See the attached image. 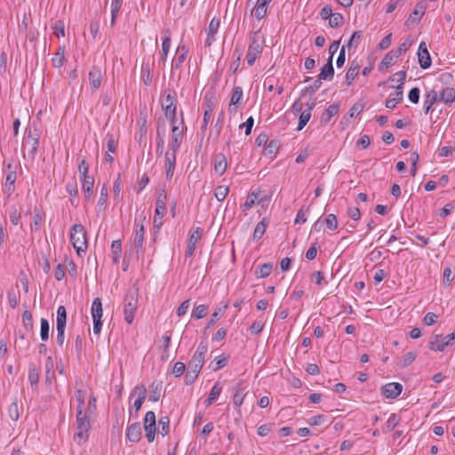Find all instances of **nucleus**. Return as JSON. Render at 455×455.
Wrapping results in <instances>:
<instances>
[{"mask_svg":"<svg viewBox=\"0 0 455 455\" xmlns=\"http://www.w3.org/2000/svg\"><path fill=\"white\" fill-rule=\"evenodd\" d=\"M139 288L135 285L127 291L124 299V320L132 324L138 308Z\"/></svg>","mask_w":455,"mask_h":455,"instance_id":"1","label":"nucleus"},{"mask_svg":"<svg viewBox=\"0 0 455 455\" xmlns=\"http://www.w3.org/2000/svg\"><path fill=\"white\" fill-rule=\"evenodd\" d=\"M70 242L78 255L87 249L86 231L83 225L75 224L70 229Z\"/></svg>","mask_w":455,"mask_h":455,"instance_id":"2","label":"nucleus"},{"mask_svg":"<svg viewBox=\"0 0 455 455\" xmlns=\"http://www.w3.org/2000/svg\"><path fill=\"white\" fill-rule=\"evenodd\" d=\"M76 427L77 433L74 439L78 443L84 442L88 437V431L91 427L87 413L84 410H76Z\"/></svg>","mask_w":455,"mask_h":455,"instance_id":"3","label":"nucleus"},{"mask_svg":"<svg viewBox=\"0 0 455 455\" xmlns=\"http://www.w3.org/2000/svg\"><path fill=\"white\" fill-rule=\"evenodd\" d=\"M455 343V331L446 336L433 335L430 338L429 348L431 350L443 351L447 346Z\"/></svg>","mask_w":455,"mask_h":455,"instance_id":"4","label":"nucleus"},{"mask_svg":"<svg viewBox=\"0 0 455 455\" xmlns=\"http://www.w3.org/2000/svg\"><path fill=\"white\" fill-rule=\"evenodd\" d=\"M40 133L36 128H29L27 133L24 147H28V157L35 159L39 146Z\"/></svg>","mask_w":455,"mask_h":455,"instance_id":"5","label":"nucleus"},{"mask_svg":"<svg viewBox=\"0 0 455 455\" xmlns=\"http://www.w3.org/2000/svg\"><path fill=\"white\" fill-rule=\"evenodd\" d=\"M166 198L167 196L164 192V190H162L159 192V195L156 198V212L154 216V228H160L163 225L162 218L164 217L165 212H166Z\"/></svg>","mask_w":455,"mask_h":455,"instance_id":"6","label":"nucleus"},{"mask_svg":"<svg viewBox=\"0 0 455 455\" xmlns=\"http://www.w3.org/2000/svg\"><path fill=\"white\" fill-rule=\"evenodd\" d=\"M403 386L397 382L387 383L382 387V395L388 399L396 398L402 392Z\"/></svg>","mask_w":455,"mask_h":455,"instance_id":"7","label":"nucleus"},{"mask_svg":"<svg viewBox=\"0 0 455 455\" xmlns=\"http://www.w3.org/2000/svg\"><path fill=\"white\" fill-rule=\"evenodd\" d=\"M202 232L201 228H196L190 235L188 242V249L185 252L186 257L193 256L196 243L202 238Z\"/></svg>","mask_w":455,"mask_h":455,"instance_id":"8","label":"nucleus"},{"mask_svg":"<svg viewBox=\"0 0 455 455\" xmlns=\"http://www.w3.org/2000/svg\"><path fill=\"white\" fill-rule=\"evenodd\" d=\"M176 154L177 151H167L164 156V163H165V172L166 179L170 180L173 176L175 165H176Z\"/></svg>","mask_w":455,"mask_h":455,"instance_id":"9","label":"nucleus"},{"mask_svg":"<svg viewBox=\"0 0 455 455\" xmlns=\"http://www.w3.org/2000/svg\"><path fill=\"white\" fill-rule=\"evenodd\" d=\"M172 132V141L169 148L172 151H178L182 142L183 131L178 125H173Z\"/></svg>","mask_w":455,"mask_h":455,"instance_id":"10","label":"nucleus"},{"mask_svg":"<svg viewBox=\"0 0 455 455\" xmlns=\"http://www.w3.org/2000/svg\"><path fill=\"white\" fill-rule=\"evenodd\" d=\"M426 11V4L423 2L418 3L412 12V13L410 14L408 20H406V24L409 25L416 24L418 23L420 19L423 17Z\"/></svg>","mask_w":455,"mask_h":455,"instance_id":"11","label":"nucleus"},{"mask_svg":"<svg viewBox=\"0 0 455 455\" xmlns=\"http://www.w3.org/2000/svg\"><path fill=\"white\" fill-rule=\"evenodd\" d=\"M144 232L145 228L143 224L140 223L137 220H135V232L133 243L134 247L137 250H142L143 248Z\"/></svg>","mask_w":455,"mask_h":455,"instance_id":"12","label":"nucleus"},{"mask_svg":"<svg viewBox=\"0 0 455 455\" xmlns=\"http://www.w3.org/2000/svg\"><path fill=\"white\" fill-rule=\"evenodd\" d=\"M141 436V427L139 422L133 423L126 429V437L133 443L140 441Z\"/></svg>","mask_w":455,"mask_h":455,"instance_id":"13","label":"nucleus"},{"mask_svg":"<svg viewBox=\"0 0 455 455\" xmlns=\"http://www.w3.org/2000/svg\"><path fill=\"white\" fill-rule=\"evenodd\" d=\"M228 163L225 155L217 154L214 156V170L217 174L221 176L227 170Z\"/></svg>","mask_w":455,"mask_h":455,"instance_id":"14","label":"nucleus"},{"mask_svg":"<svg viewBox=\"0 0 455 455\" xmlns=\"http://www.w3.org/2000/svg\"><path fill=\"white\" fill-rule=\"evenodd\" d=\"M82 188L84 192L86 199H90L93 193L94 178L91 175L81 177Z\"/></svg>","mask_w":455,"mask_h":455,"instance_id":"15","label":"nucleus"},{"mask_svg":"<svg viewBox=\"0 0 455 455\" xmlns=\"http://www.w3.org/2000/svg\"><path fill=\"white\" fill-rule=\"evenodd\" d=\"M413 43V38L411 36H408L395 51H391L386 55V57H391V54H394L395 57L405 54L407 50L412 45Z\"/></svg>","mask_w":455,"mask_h":455,"instance_id":"16","label":"nucleus"},{"mask_svg":"<svg viewBox=\"0 0 455 455\" xmlns=\"http://www.w3.org/2000/svg\"><path fill=\"white\" fill-rule=\"evenodd\" d=\"M89 81L93 90L98 89L101 84V71L99 68L93 67L89 72Z\"/></svg>","mask_w":455,"mask_h":455,"instance_id":"17","label":"nucleus"},{"mask_svg":"<svg viewBox=\"0 0 455 455\" xmlns=\"http://www.w3.org/2000/svg\"><path fill=\"white\" fill-rule=\"evenodd\" d=\"M220 27V20L217 18H213L208 27V34H207V39L205 41V44L210 46L214 40V36L218 31V28Z\"/></svg>","mask_w":455,"mask_h":455,"instance_id":"18","label":"nucleus"},{"mask_svg":"<svg viewBox=\"0 0 455 455\" xmlns=\"http://www.w3.org/2000/svg\"><path fill=\"white\" fill-rule=\"evenodd\" d=\"M332 60L328 59L327 63L322 68L319 74V80H331L333 77L334 69L332 66Z\"/></svg>","mask_w":455,"mask_h":455,"instance_id":"19","label":"nucleus"},{"mask_svg":"<svg viewBox=\"0 0 455 455\" xmlns=\"http://www.w3.org/2000/svg\"><path fill=\"white\" fill-rule=\"evenodd\" d=\"M339 106V104L330 105L321 116V123L327 124L331 119L338 114Z\"/></svg>","mask_w":455,"mask_h":455,"instance_id":"20","label":"nucleus"},{"mask_svg":"<svg viewBox=\"0 0 455 455\" xmlns=\"http://www.w3.org/2000/svg\"><path fill=\"white\" fill-rule=\"evenodd\" d=\"M440 100L437 92L434 90L430 91L427 95L424 102V112L428 114L432 106Z\"/></svg>","mask_w":455,"mask_h":455,"instance_id":"21","label":"nucleus"},{"mask_svg":"<svg viewBox=\"0 0 455 455\" xmlns=\"http://www.w3.org/2000/svg\"><path fill=\"white\" fill-rule=\"evenodd\" d=\"M363 32L362 31H355L348 42L346 44L347 48L348 49V55L354 54L355 52H351L353 48H356L362 39Z\"/></svg>","mask_w":455,"mask_h":455,"instance_id":"22","label":"nucleus"},{"mask_svg":"<svg viewBox=\"0 0 455 455\" xmlns=\"http://www.w3.org/2000/svg\"><path fill=\"white\" fill-rule=\"evenodd\" d=\"M163 383L162 381H154L150 385V395L149 400L152 402H157L161 396Z\"/></svg>","mask_w":455,"mask_h":455,"instance_id":"23","label":"nucleus"},{"mask_svg":"<svg viewBox=\"0 0 455 455\" xmlns=\"http://www.w3.org/2000/svg\"><path fill=\"white\" fill-rule=\"evenodd\" d=\"M67 310L64 306H60L57 309L56 328H66Z\"/></svg>","mask_w":455,"mask_h":455,"instance_id":"24","label":"nucleus"},{"mask_svg":"<svg viewBox=\"0 0 455 455\" xmlns=\"http://www.w3.org/2000/svg\"><path fill=\"white\" fill-rule=\"evenodd\" d=\"M92 319H101L102 317V303L100 298H95L92 304Z\"/></svg>","mask_w":455,"mask_h":455,"instance_id":"25","label":"nucleus"},{"mask_svg":"<svg viewBox=\"0 0 455 455\" xmlns=\"http://www.w3.org/2000/svg\"><path fill=\"white\" fill-rule=\"evenodd\" d=\"M439 100L445 103H452L455 101V89L447 87L443 90L439 96Z\"/></svg>","mask_w":455,"mask_h":455,"instance_id":"26","label":"nucleus"},{"mask_svg":"<svg viewBox=\"0 0 455 455\" xmlns=\"http://www.w3.org/2000/svg\"><path fill=\"white\" fill-rule=\"evenodd\" d=\"M204 363V357L198 356L196 355H194L192 356V359L188 363V369H192L194 371H201L203 365Z\"/></svg>","mask_w":455,"mask_h":455,"instance_id":"27","label":"nucleus"},{"mask_svg":"<svg viewBox=\"0 0 455 455\" xmlns=\"http://www.w3.org/2000/svg\"><path fill=\"white\" fill-rule=\"evenodd\" d=\"M272 268L271 263H264L255 270V275L259 278H265L271 274Z\"/></svg>","mask_w":455,"mask_h":455,"instance_id":"28","label":"nucleus"},{"mask_svg":"<svg viewBox=\"0 0 455 455\" xmlns=\"http://www.w3.org/2000/svg\"><path fill=\"white\" fill-rule=\"evenodd\" d=\"M359 69H360V65L354 60L351 63V66L346 75V79H347L348 84H352L355 77L358 75Z\"/></svg>","mask_w":455,"mask_h":455,"instance_id":"29","label":"nucleus"},{"mask_svg":"<svg viewBox=\"0 0 455 455\" xmlns=\"http://www.w3.org/2000/svg\"><path fill=\"white\" fill-rule=\"evenodd\" d=\"M322 86V81L315 80L312 84L305 87L300 92V98L314 94Z\"/></svg>","mask_w":455,"mask_h":455,"instance_id":"30","label":"nucleus"},{"mask_svg":"<svg viewBox=\"0 0 455 455\" xmlns=\"http://www.w3.org/2000/svg\"><path fill=\"white\" fill-rule=\"evenodd\" d=\"M16 179H17V173H16V171L15 170H11L9 172H7V174H6V191L7 193H11L12 191H13V186H14V183L16 181Z\"/></svg>","mask_w":455,"mask_h":455,"instance_id":"31","label":"nucleus"},{"mask_svg":"<svg viewBox=\"0 0 455 455\" xmlns=\"http://www.w3.org/2000/svg\"><path fill=\"white\" fill-rule=\"evenodd\" d=\"M111 250H112L113 261L115 263H117L119 261V259L121 257V252H122L121 241L120 240L113 241L112 245H111Z\"/></svg>","mask_w":455,"mask_h":455,"instance_id":"32","label":"nucleus"},{"mask_svg":"<svg viewBox=\"0 0 455 455\" xmlns=\"http://www.w3.org/2000/svg\"><path fill=\"white\" fill-rule=\"evenodd\" d=\"M123 0H112L111 3V26L116 23V19L121 9Z\"/></svg>","mask_w":455,"mask_h":455,"instance_id":"33","label":"nucleus"},{"mask_svg":"<svg viewBox=\"0 0 455 455\" xmlns=\"http://www.w3.org/2000/svg\"><path fill=\"white\" fill-rule=\"evenodd\" d=\"M262 50L261 44L254 40L249 46L246 57H257L258 54L262 53Z\"/></svg>","mask_w":455,"mask_h":455,"instance_id":"34","label":"nucleus"},{"mask_svg":"<svg viewBox=\"0 0 455 455\" xmlns=\"http://www.w3.org/2000/svg\"><path fill=\"white\" fill-rule=\"evenodd\" d=\"M266 228H267V223H266V220L265 219L259 222L256 227H255V229H254V232H253V240H259L262 237V235H264V233L266 232Z\"/></svg>","mask_w":455,"mask_h":455,"instance_id":"35","label":"nucleus"},{"mask_svg":"<svg viewBox=\"0 0 455 455\" xmlns=\"http://www.w3.org/2000/svg\"><path fill=\"white\" fill-rule=\"evenodd\" d=\"M260 0H256L254 15L258 20H262L267 15V6L259 4Z\"/></svg>","mask_w":455,"mask_h":455,"instance_id":"36","label":"nucleus"},{"mask_svg":"<svg viewBox=\"0 0 455 455\" xmlns=\"http://www.w3.org/2000/svg\"><path fill=\"white\" fill-rule=\"evenodd\" d=\"M417 354L415 352L406 353L400 360L399 365L401 368L409 366L416 358Z\"/></svg>","mask_w":455,"mask_h":455,"instance_id":"37","label":"nucleus"},{"mask_svg":"<svg viewBox=\"0 0 455 455\" xmlns=\"http://www.w3.org/2000/svg\"><path fill=\"white\" fill-rule=\"evenodd\" d=\"M28 380H29L31 386L36 385L38 383V381H39V371H38L37 368L34 364H31L29 366V369H28Z\"/></svg>","mask_w":455,"mask_h":455,"instance_id":"38","label":"nucleus"},{"mask_svg":"<svg viewBox=\"0 0 455 455\" xmlns=\"http://www.w3.org/2000/svg\"><path fill=\"white\" fill-rule=\"evenodd\" d=\"M22 322L25 329L28 331L33 330V317L32 314L28 310H25L22 315Z\"/></svg>","mask_w":455,"mask_h":455,"instance_id":"39","label":"nucleus"},{"mask_svg":"<svg viewBox=\"0 0 455 455\" xmlns=\"http://www.w3.org/2000/svg\"><path fill=\"white\" fill-rule=\"evenodd\" d=\"M49 322L45 318L41 319L40 336L43 341H46L49 339Z\"/></svg>","mask_w":455,"mask_h":455,"instance_id":"40","label":"nucleus"},{"mask_svg":"<svg viewBox=\"0 0 455 455\" xmlns=\"http://www.w3.org/2000/svg\"><path fill=\"white\" fill-rule=\"evenodd\" d=\"M228 191H229L228 187L222 186V185L218 186L215 189L214 196L219 202H222L227 197Z\"/></svg>","mask_w":455,"mask_h":455,"instance_id":"41","label":"nucleus"},{"mask_svg":"<svg viewBox=\"0 0 455 455\" xmlns=\"http://www.w3.org/2000/svg\"><path fill=\"white\" fill-rule=\"evenodd\" d=\"M52 30H53V35L55 36H57L58 38L59 37H63L65 36V26H64V22L62 20H57L53 25H52Z\"/></svg>","mask_w":455,"mask_h":455,"instance_id":"42","label":"nucleus"},{"mask_svg":"<svg viewBox=\"0 0 455 455\" xmlns=\"http://www.w3.org/2000/svg\"><path fill=\"white\" fill-rule=\"evenodd\" d=\"M212 107L211 102L209 101L207 103V106H206V108L204 109V122H203V124L201 127V129L203 131L206 130L207 124L210 122V120L212 119Z\"/></svg>","mask_w":455,"mask_h":455,"instance_id":"43","label":"nucleus"},{"mask_svg":"<svg viewBox=\"0 0 455 455\" xmlns=\"http://www.w3.org/2000/svg\"><path fill=\"white\" fill-rule=\"evenodd\" d=\"M8 415L14 421H17L19 419L20 408H19L17 402H13L10 404V406L8 408Z\"/></svg>","mask_w":455,"mask_h":455,"instance_id":"44","label":"nucleus"},{"mask_svg":"<svg viewBox=\"0 0 455 455\" xmlns=\"http://www.w3.org/2000/svg\"><path fill=\"white\" fill-rule=\"evenodd\" d=\"M399 421H400L399 417L396 414L392 413L389 416V418L386 423L385 431L386 432L391 431L393 428H395L398 425Z\"/></svg>","mask_w":455,"mask_h":455,"instance_id":"45","label":"nucleus"},{"mask_svg":"<svg viewBox=\"0 0 455 455\" xmlns=\"http://www.w3.org/2000/svg\"><path fill=\"white\" fill-rule=\"evenodd\" d=\"M324 223L331 230H335L338 228V219L335 214H328L324 219Z\"/></svg>","mask_w":455,"mask_h":455,"instance_id":"46","label":"nucleus"},{"mask_svg":"<svg viewBox=\"0 0 455 455\" xmlns=\"http://www.w3.org/2000/svg\"><path fill=\"white\" fill-rule=\"evenodd\" d=\"M344 18L340 13H333L329 19V25L331 28H338L343 23Z\"/></svg>","mask_w":455,"mask_h":455,"instance_id":"47","label":"nucleus"},{"mask_svg":"<svg viewBox=\"0 0 455 455\" xmlns=\"http://www.w3.org/2000/svg\"><path fill=\"white\" fill-rule=\"evenodd\" d=\"M207 314V306L201 304L194 309L192 312V317L196 319H202Z\"/></svg>","mask_w":455,"mask_h":455,"instance_id":"48","label":"nucleus"},{"mask_svg":"<svg viewBox=\"0 0 455 455\" xmlns=\"http://www.w3.org/2000/svg\"><path fill=\"white\" fill-rule=\"evenodd\" d=\"M164 34H165V36H164V38L163 40V44H162V53H163V55H164L166 57L169 53V50L171 47V36H170L169 30H165Z\"/></svg>","mask_w":455,"mask_h":455,"instance_id":"49","label":"nucleus"},{"mask_svg":"<svg viewBox=\"0 0 455 455\" xmlns=\"http://www.w3.org/2000/svg\"><path fill=\"white\" fill-rule=\"evenodd\" d=\"M311 117V113H309L308 111H302L300 116H299V125L297 127V130L298 131H300L302 130L306 124H307V122L309 121Z\"/></svg>","mask_w":455,"mask_h":455,"instance_id":"50","label":"nucleus"},{"mask_svg":"<svg viewBox=\"0 0 455 455\" xmlns=\"http://www.w3.org/2000/svg\"><path fill=\"white\" fill-rule=\"evenodd\" d=\"M199 373V371H194L192 369H188L185 375L186 385H192L196 380Z\"/></svg>","mask_w":455,"mask_h":455,"instance_id":"51","label":"nucleus"},{"mask_svg":"<svg viewBox=\"0 0 455 455\" xmlns=\"http://www.w3.org/2000/svg\"><path fill=\"white\" fill-rule=\"evenodd\" d=\"M164 132V130H163V132H161V128H160V126H158L157 132H156V133H157L156 152L158 155L163 154L164 144V135H163Z\"/></svg>","mask_w":455,"mask_h":455,"instance_id":"52","label":"nucleus"},{"mask_svg":"<svg viewBox=\"0 0 455 455\" xmlns=\"http://www.w3.org/2000/svg\"><path fill=\"white\" fill-rule=\"evenodd\" d=\"M246 394L243 393V390L241 389V388H238L234 396H233V403L235 406H240L243 404V400H244V397H245Z\"/></svg>","mask_w":455,"mask_h":455,"instance_id":"53","label":"nucleus"},{"mask_svg":"<svg viewBox=\"0 0 455 455\" xmlns=\"http://www.w3.org/2000/svg\"><path fill=\"white\" fill-rule=\"evenodd\" d=\"M243 98V90L241 87H235L233 90V93L231 96L230 105H235L240 102Z\"/></svg>","mask_w":455,"mask_h":455,"instance_id":"54","label":"nucleus"},{"mask_svg":"<svg viewBox=\"0 0 455 455\" xmlns=\"http://www.w3.org/2000/svg\"><path fill=\"white\" fill-rule=\"evenodd\" d=\"M259 194L251 193L247 196V199L243 204V210L247 211L251 209L254 204L255 201L258 199Z\"/></svg>","mask_w":455,"mask_h":455,"instance_id":"55","label":"nucleus"},{"mask_svg":"<svg viewBox=\"0 0 455 455\" xmlns=\"http://www.w3.org/2000/svg\"><path fill=\"white\" fill-rule=\"evenodd\" d=\"M144 429L146 431V437L149 443L153 442L155 439V435L156 431V426H148L144 425Z\"/></svg>","mask_w":455,"mask_h":455,"instance_id":"56","label":"nucleus"},{"mask_svg":"<svg viewBox=\"0 0 455 455\" xmlns=\"http://www.w3.org/2000/svg\"><path fill=\"white\" fill-rule=\"evenodd\" d=\"M185 370H186L185 363H183L181 362H177L173 366L172 373L174 374V376L176 378H178V377H180L184 373Z\"/></svg>","mask_w":455,"mask_h":455,"instance_id":"57","label":"nucleus"},{"mask_svg":"<svg viewBox=\"0 0 455 455\" xmlns=\"http://www.w3.org/2000/svg\"><path fill=\"white\" fill-rule=\"evenodd\" d=\"M221 391H222V387L220 386V384L219 382H217L212 387L208 396L215 401L220 396Z\"/></svg>","mask_w":455,"mask_h":455,"instance_id":"58","label":"nucleus"},{"mask_svg":"<svg viewBox=\"0 0 455 455\" xmlns=\"http://www.w3.org/2000/svg\"><path fill=\"white\" fill-rule=\"evenodd\" d=\"M8 302L12 308H15L18 305V297L15 291L12 289L7 293Z\"/></svg>","mask_w":455,"mask_h":455,"instance_id":"59","label":"nucleus"},{"mask_svg":"<svg viewBox=\"0 0 455 455\" xmlns=\"http://www.w3.org/2000/svg\"><path fill=\"white\" fill-rule=\"evenodd\" d=\"M408 98L411 102L417 104L419 100V89L417 87H414L410 90Z\"/></svg>","mask_w":455,"mask_h":455,"instance_id":"60","label":"nucleus"},{"mask_svg":"<svg viewBox=\"0 0 455 455\" xmlns=\"http://www.w3.org/2000/svg\"><path fill=\"white\" fill-rule=\"evenodd\" d=\"M169 423H170V420H169L168 417H162L159 419V425L162 427H161V434L163 435H165L168 434V432H169Z\"/></svg>","mask_w":455,"mask_h":455,"instance_id":"61","label":"nucleus"},{"mask_svg":"<svg viewBox=\"0 0 455 455\" xmlns=\"http://www.w3.org/2000/svg\"><path fill=\"white\" fill-rule=\"evenodd\" d=\"M190 307V300L187 299L183 301L180 307L177 309V315L178 316H183L188 312V308Z\"/></svg>","mask_w":455,"mask_h":455,"instance_id":"62","label":"nucleus"},{"mask_svg":"<svg viewBox=\"0 0 455 455\" xmlns=\"http://www.w3.org/2000/svg\"><path fill=\"white\" fill-rule=\"evenodd\" d=\"M144 425L156 426V414L154 411H149L146 413L144 418Z\"/></svg>","mask_w":455,"mask_h":455,"instance_id":"63","label":"nucleus"},{"mask_svg":"<svg viewBox=\"0 0 455 455\" xmlns=\"http://www.w3.org/2000/svg\"><path fill=\"white\" fill-rule=\"evenodd\" d=\"M436 320L437 315L435 313L429 312L425 315L423 322L426 325L430 326L435 323Z\"/></svg>","mask_w":455,"mask_h":455,"instance_id":"64","label":"nucleus"}]
</instances>
